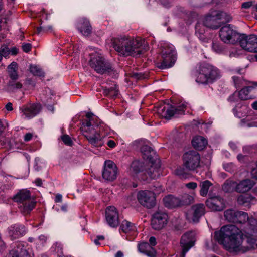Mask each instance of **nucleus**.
Wrapping results in <instances>:
<instances>
[{
	"label": "nucleus",
	"mask_w": 257,
	"mask_h": 257,
	"mask_svg": "<svg viewBox=\"0 0 257 257\" xmlns=\"http://www.w3.org/2000/svg\"><path fill=\"white\" fill-rule=\"evenodd\" d=\"M234 225L222 226L214 232V237L230 252L243 253L253 247L257 237V219L246 212L239 211Z\"/></svg>",
	"instance_id": "nucleus-1"
},
{
	"label": "nucleus",
	"mask_w": 257,
	"mask_h": 257,
	"mask_svg": "<svg viewBox=\"0 0 257 257\" xmlns=\"http://www.w3.org/2000/svg\"><path fill=\"white\" fill-rule=\"evenodd\" d=\"M109 42L119 55L124 57L139 56L145 49L142 47L144 41L127 36L111 37L108 40Z\"/></svg>",
	"instance_id": "nucleus-2"
},
{
	"label": "nucleus",
	"mask_w": 257,
	"mask_h": 257,
	"mask_svg": "<svg viewBox=\"0 0 257 257\" xmlns=\"http://www.w3.org/2000/svg\"><path fill=\"white\" fill-rule=\"evenodd\" d=\"M221 71L216 67L208 64H201L197 71L196 81L202 84H212L219 79Z\"/></svg>",
	"instance_id": "nucleus-3"
},
{
	"label": "nucleus",
	"mask_w": 257,
	"mask_h": 257,
	"mask_svg": "<svg viewBox=\"0 0 257 257\" xmlns=\"http://www.w3.org/2000/svg\"><path fill=\"white\" fill-rule=\"evenodd\" d=\"M89 64L97 73L103 74L111 70L110 63L107 61L103 55L98 52L90 54Z\"/></svg>",
	"instance_id": "nucleus-4"
},
{
	"label": "nucleus",
	"mask_w": 257,
	"mask_h": 257,
	"mask_svg": "<svg viewBox=\"0 0 257 257\" xmlns=\"http://www.w3.org/2000/svg\"><path fill=\"white\" fill-rule=\"evenodd\" d=\"M15 202L19 204V207L24 214H27L33 209L35 202L31 198L30 192L27 190H20L14 197Z\"/></svg>",
	"instance_id": "nucleus-5"
},
{
	"label": "nucleus",
	"mask_w": 257,
	"mask_h": 257,
	"mask_svg": "<svg viewBox=\"0 0 257 257\" xmlns=\"http://www.w3.org/2000/svg\"><path fill=\"white\" fill-rule=\"evenodd\" d=\"M165 46L169 47V53L166 49H163L161 52V58L156 63L157 67L161 69L170 68L173 66L176 60V52L173 45L165 44Z\"/></svg>",
	"instance_id": "nucleus-6"
},
{
	"label": "nucleus",
	"mask_w": 257,
	"mask_h": 257,
	"mask_svg": "<svg viewBox=\"0 0 257 257\" xmlns=\"http://www.w3.org/2000/svg\"><path fill=\"white\" fill-rule=\"evenodd\" d=\"M183 166L189 171H195L200 166V156L195 151H190L184 153L183 156Z\"/></svg>",
	"instance_id": "nucleus-7"
},
{
	"label": "nucleus",
	"mask_w": 257,
	"mask_h": 257,
	"mask_svg": "<svg viewBox=\"0 0 257 257\" xmlns=\"http://www.w3.org/2000/svg\"><path fill=\"white\" fill-rule=\"evenodd\" d=\"M240 34L233 28L230 24L223 26L219 31L220 39L225 43L235 44L238 40Z\"/></svg>",
	"instance_id": "nucleus-8"
},
{
	"label": "nucleus",
	"mask_w": 257,
	"mask_h": 257,
	"mask_svg": "<svg viewBox=\"0 0 257 257\" xmlns=\"http://www.w3.org/2000/svg\"><path fill=\"white\" fill-rule=\"evenodd\" d=\"M84 136L88 139L89 142L92 145L96 146L98 142L101 140L99 134L95 131L93 125H92L90 121H85L83 122L81 127Z\"/></svg>",
	"instance_id": "nucleus-9"
},
{
	"label": "nucleus",
	"mask_w": 257,
	"mask_h": 257,
	"mask_svg": "<svg viewBox=\"0 0 257 257\" xmlns=\"http://www.w3.org/2000/svg\"><path fill=\"white\" fill-rule=\"evenodd\" d=\"M239 41L240 47L248 52L257 53V35L240 34Z\"/></svg>",
	"instance_id": "nucleus-10"
},
{
	"label": "nucleus",
	"mask_w": 257,
	"mask_h": 257,
	"mask_svg": "<svg viewBox=\"0 0 257 257\" xmlns=\"http://www.w3.org/2000/svg\"><path fill=\"white\" fill-rule=\"evenodd\" d=\"M137 198L139 203L147 208H152L156 204V197L154 192L149 190H142L138 192Z\"/></svg>",
	"instance_id": "nucleus-11"
},
{
	"label": "nucleus",
	"mask_w": 257,
	"mask_h": 257,
	"mask_svg": "<svg viewBox=\"0 0 257 257\" xmlns=\"http://www.w3.org/2000/svg\"><path fill=\"white\" fill-rule=\"evenodd\" d=\"M195 242V233L190 231L185 233L181 237L180 244L182 249L180 257H185L186 253L192 247Z\"/></svg>",
	"instance_id": "nucleus-12"
},
{
	"label": "nucleus",
	"mask_w": 257,
	"mask_h": 257,
	"mask_svg": "<svg viewBox=\"0 0 257 257\" xmlns=\"http://www.w3.org/2000/svg\"><path fill=\"white\" fill-rule=\"evenodd\" d=\"M117 168L115 164L111 160L105 162L102 171V177L108 181H113L117 178Z\"/></svg>",
	"instance_id": "nucleus-13"
},
{
	"label": "nucleus",
	"mask_w": 257,
	"mask_h": 257,
	"mask_svg": "<svg viewBox=\"0 0 257 257\" xmlns=\"http://www.w3.org/2000/svg\"><path fill=\"white\" fill-rule=\"evenodd\" d=\"M187 104L186 102H183L177 107L173 106L161 107L159 111L162 112V116L167 119L170 118L172 116L176 114H181L183 113L184 109L187 107Z\"/></svg>",
	"instance_id": "nucleus-14"
},
{
	"label": "nucleus",
	"mask_w": 257,
	"mask_h": 257,
	"mask_svg": "<svg viewBox=\"0 0 257 257\" xmlns=\"http://www.w3.org/2000/svg\"><path fill=\"white\" fill-rule=\"evenodd\" d=\"M205 213V207L202 203L196 204L191 207L186 214L188 220L193 222H197L200 218Z\"/></svg>",
	"instance_id": "nucleus-15"
},
{
	"label": "nucleus",
	"mask_w": 257,
	"mask_h": 257,
	"mask_svg": "<svg viewBox=\"0 0 257 257\" xmlns=\"http://www.w3.org/2000/svg\"><path fill=\"white\" fill-rule=\"evenodd\" d=\"M223 15L225 14L222 12H215L214 14L206 16L203 23L207 27L216 29L220 26V20Z\"/></svg>",
	"instance_id": "nucleus-16"
},
{
	"label": "nucleus",
	"mask_w": 257,
	"mask_h": 257,
	"mask_svg": "<svg viewBox=\"0 0 257 257\" xmlns=\"http://www.w3.org/2000/svg\"><path fill=\"white\" fill-rule=\"evenodd\" d=\"M149 243L143 242L138 245V248L140 252L143 253L148 257H156V251L153 248L156 244V240L155 237L152 236L149 239Z\"/></svg>",
	"instance_id": "nucleus-17"
},
{
	"label": "nucleus",
	"mask_w": 257,
	"mask_h": 257,
	"mask_svg": "<svg viewBox=\"0 0 257 257\" xmlns=\"http://www.w3.org/2000/svg\"><path fill=\"white\" fill-rule=\"evenodd\" d=\"M167 220L168 215L166 213L157 212L153 215L152 227L155 230H160L167 224Z\"/></svg>",
	"instance_id": "nucleus-18"
},
{
	"label": "nucleus",
	"mask_w": 257,
	"mask_h": 257,
	"mask_svg": "<svg viewBox=\"0 0 257 257\" xmlns=\"http://www.w3.org/2000/svg\"><path fill=\"white\" fill-rule=\"evenodd\" d=\"M205 203L206 206L212 211H220L225 207L224 199L219 196L210 197Z\"/></svg>",
	"instance_id": "nucleus-19"
},
{
	"label": "nucleus",
	"mask_w": 257,
	"mask_h": 257,
	"mask_svg": "<svg viewBox=\"0 0 257 257\" xmlns=\"http://www.w3.org/2000/svg\"><path fill=\"white\" fill-rule=\"evenodd\" d=\"M160 163L159 160H153L146 163V167L144 174L148 175L146 179L149 177L150 179H156L160 175Z\"/></svg>",
	"instance_id": "nucleus-20"
},
{
	"label": "nucleus",
	"mask_w": 257,
	"mask_h": 257,
	"mask_svg": "<svg viewBox=\"0 0 257 257\" xmlns=\"http://www.w3.org/2000/svg\"><path fill=\"white\" fill-rule=\"evenodd\" d=\"M106 220L107 223L111 227L118 226L119 222L118 213L114 206H109L106 210Z\"/></svg>",
	"instance_id": "nucleus-21"
},
{
	"label": "nucleus",
	"mask_w": 257,
	"mask_h": 257,
	"mask_svg": "<svg viewBox=\"0 0 257 257\" xmlns=\"http://www.w3.org/2000/svg\"><path fill=\"white\" fill-rule=\"evenodd\" d=\"M27 232L26 227L22 224H15L8 228V234L12 240L18 239L24 236Z\"/></svg>",
	"instance_id": "nucleus-22"
},
{
	"label": "nucleus",
	"mask_w": 257,
	"mask_h": 257,
	"mask_svg": "<svg viewBox=\"0 0 257 257\" xmlns=\"http://www.w3.org/2000/svg\"><path fill=\"white\" fill-rule=\"evenodd\" d=\"M41 105L39 104H33L28 105H24L20 108V110L25 115V117L30 118L34 117L39 113L41 110Z\"/></svg>",
	"instance_id": "nucleus-23"
},
{
	"label": "nucleus",
	"mask_w": 257,
	"mask_h": 257,
	"mask_svg": "<svg viewBox=\"0 0 257 257\" xmlns=\"http://www.w3.org/2000/svg\"><path fill=\"white\" fill-rule=\"evenodd\" d=\"M77 29L84 36H89L92 32V27L89 21L85 19H80L77 23Z\"/></svg>",
	"instance_id": "nucleus-24"
},
{
	"label": "nucleus",
	"mask_w": 257,
	"mask_h": 257,
	"mask_svg": "<svg viewBox=\"0 0 257 257\" xmlns=\"http://www.w3.org/2000/svg\"><path fill=\"white\" fill-rule=\"evenodd\" d=\"M12 257H28V253L24 248V244L22 242L16 243L10 252Z\"/></svg>",
	"instance_id": "nucleus-25"
},
{
	"label": "nucleus",
	"mask_w": 257,
	"mask_h": 257,
	"mask_svg": "<svg viewBox=\"0 0 257 257\" xmlns=\"http://www.w3.org/2000/svg\"><path fill=\"white\" fill-rule=\"evenodd\" d=\"M164 205L169 208L180 207V198L169 195L165 196L163 199Z\"/></svg>",
	"instance_id": "nucleus-26"
},
{
	"label": "nucleus",
	"mask_w": 257,
	"mask_h": 257,
	"mask_svg": "<svg viewBox=\"0 0 257 257\" xmlns=\"http://www.w3.org/2000/svg\"><path fill=\"white\" fill-rule=\"evenodd\" d=\"M253 181L250 179H245L237 183L236 191L239 193H244L249 191L254 185Z\"/></svg>",
	"instance_id": "nucleus-27"
},
{
	"label": "nucleus",
	"mask_w": 257,
	"mask_h": 257,
	"mask_svg": "<svg viewBox=\"0 0 257 257\" xmlns=\"http://www.w3.org/2000/svg\"><path fill=\"white\" fill-rule=\"evenodd\" d=\"M146 164L140 161L135 160L133 161L130 168V172L132 175L135 176L141 172H145Z\"/></svg>",
	"instance_id": "nucleus-28"
},
{
	"label": "nucleus",
	"mask_w": 257,
	"mask_h": 257,
	"mask_svg": "<svg viewBox=\"0 0 257 257\" xmlns=\"http://www.w3.org/2000/svg\"><path fill=\"white\" fill-rule=\"evenodd\" d=\"M237 203L240 205H246L248 204H254L257 202V199L250 194L240 195L237 198Z\"/></svg>",
	"instance_id": "nucleus-29"
},
{
	"label": "nucleus",
	"mask_w": 257,
	"mask_h": 257,
	"mask_svg": "<svg viewBox=\"0 0 257 257\" xmlns=\"http://www.w3.org/2000/svg\"><path fill=\"white\" fill-rule=\"evenodd\" d=\"M141 152L144 159L148 162L154 160L153 156L155 155V151L149 146L144 145L141 148Z\"/></svg>",
	"instance_id": "nucleus-30"
},
{
	"label": "nucleus",
	"mask_w": 257,
	"mask_h": 257,
	"mask_svg": "<svg viewBox=\"0 0 257 257\" xmlns=\"http://www.w3.org/2000/svg\"><path fill=\"white\" fill-rule=\"evenodd\" d=\"M192 144L194 148L201 150H203L206 145L207 141L204 137L199 136L193 139Z\"/></svg>",
	"instance_id": "nucleus-31"
},
{
	"label": "nucleus",
	"mask_w": 257,
	"mask_h": 257,
	"mask_svg": "<svg viewBox=\"0 0 257 257\" xmlns=\"http://www.w3.org/2000/svg\"><path fill=\"white\" fill-rule=\"evenodd\" d=\"M253 89L252 86H248L243 88L239 92H234V95L231 97L232 99L233 97L239 96L241 100H247L250 98L249 92Z\"/></svg>",
	"instance_id": "nucleus-32"
},
{
	"label": "nucleus",
	"mask_w": 257,
	"mask_h": 257,
	"mask_svg": "<svg viewBox=\"0 0 257 257\" xmlns=\"http://www.w3.org/2000/svg\"><path fill=\"white\" fill-rule=\"evenodd\" d=\"M8 72L10 80L18 79V64L15 62H12L8 67Z\"/></svg>",
	"instance_id": "nucleus-33"
},
{
	"label": "nucleus",
	"mask_w": 257,
	"mask_h": 257,
	"mask_svg": "<svg viewBox=\"0 0 257 257\" xmlns=\"http://www.w3.org/2000/svg\"><path fill=\"white\" fill-rule=\"evenodd\" d=\"M238 210L233 209H229L224 212V216L226 220L228 222L235 223L236 220V217Z\"/></svg>",
	"instance_id": "nucleus-34"
},
{
	"label": "nucleus",
	"mask_w": 257,
	"mask_h": 257,
	"mask_svg": "<svg viewBox=\"0 0 257 257\" xmlns=\"http://www.w3.org/2000/svg\"><path fill=\"white\" fill-rule=\"evenodd\" d=\"M120 229L125 233L135 232L136 231V227L135 225L126 220L122 221L120 225Z\"/></svg>",
	"instance_id": "nucleus-35"
},
{
	"label": "nucleus",
	"mask_w": 257,
	"mask_h": 257,
	"mask_svg": "<svg viewBox=\"0 0 257 257\" xmlns=\"http://www.w3.org/2000/svg\"><path fill=\"white\" fill-rule=\"evenodd\" d=\"M18 79L10 80L8 83V89L9 91L15 92L20 90L23 87V84L20 81H17Z\"/></svg>",
	"instance_id": "nucleus-36"
},
{
	"label": "nucleus",
	"mask_w": 257,
	"mask_h": 257,
	"mask_svg": "<svg viewBox=\"0 0 257 257\" xmlns=\"http://www.w3.org/2000/svg\"><path fill=\"white\" fill-rule=\"evenodd\" d=\"M237 183L231 180H227L222 185V190L225 192L236 191Z\"/></svg>",
	"instance_id": "nucleus-37"
},
{
	"label": "nucleus",
	"mask_w": 257,
	"mask_h": 257,
	"mask_svg": "<svg viewBox=\"0 0 257 257\" xmlns=\"http://www.w3.org/2000/svg\"><path fill=\"white\" fill-rule=\"evenodd\" d=\"M104 94L110 97H115L118 94V89L116 84H114L113 86L108 87H103Z\"/></svg>",
	"instance_id": "nucleus-38"
},
{
	"label": "nucleus",
	"mask_w": 257,
	"mask_h": 257,
	"mask_svg": "<svg viewBox=\"0 0 257 257\" xmlns=\"http://www.w3.org/2000/svg\"><path fill=\"white\" fill-rule=\"evenodd\" d=\"M212 185V184L208 180H205L201 182L199 184L200 188V195L201 196L205 197L207 196L209 188Z\"/></svg>",
	"instance_id": "nucleus-39"
},
{
	"label": "nucleus",
	"mask_w": 257,
	"mask_h": 257,
	"mask_svg": "<svg viewBox=\"0 0 257 257\" xmlns=\"http://www.w3.org/2000/svg\"><path fill=\"white\" fill-rule=\"evenodd\" d=\"M205 26L204 23L202 24L200 22H198L195 26V34L201 40H203L205 38L204 33L205 32L204 27Z\"/></svg>",
	"instance_id": "nucleus-40"
},
{
	"label": "nucleus",
	"mask_w": 257,
	"mask_h": 257,
	"mask_svg": "<svg viewBox=\"0 0 257 257\" xmlns=\"http://www.w3.org/2000/svg\"><path fill=\"white\" fill-rule=\"evenodd\" d=\"M193 197L187 194H185L180 198V206L187 205L192 203L193 202Z\"/></svg>",
	"instance_id": "nucleus-41"
},
{
	"label": "nucleus",
	"mask_w": 257,
	"mask_h": 257,
	"mask_svg": "<svg viewBox=\"0 0 257 257\" xmlns=\"http://www.w3.org/2000/svg\"><path fill=\"white\" fill-rule=\"evenodd\" d=\"M30 71L34 75L40 77H44V72L42 69L36 65H30Z\"/></svg>",
	"instance_id": "nucleus-42"
},
{
	"label": "nucleus",
	"mask_w": 257,
	"mask_h": 257,
	"mask_svg": "<svg viewBox=\"0 0 257 257\" xmlns=\"http://www.w3.org/2000/svg\"><path fill=\"white\" fill-rule=\"evenodd\" d=\"M47 240V237L46 236L44 235H41L39 236L38 239L35 240L37 247L40 248L42 247H43L46 243Z\"/></svg>",
	"instance_id": "nucleus-43"
},
{
	"label": "nucleus",
	"mask_w": 257,
	"mask_h": 257,
	"mask_svg": "<svg viewBox=\"0 0 257 257\" xmlns=\"http://www.w3.org/2000/svg\"><path fill=\"white\" fill-rule=\"evenodd\" d=\"M0 53L2 57L6 58H9V56L10 54V50L8 46L6 45H3L0 47Z\"/></svg>",
	"instance_id": "nucleus-44"
},
{
	"label": "nucleus",
	"mask_w": 257,
	"mask_h": 257,
	"mask_svg": "<svg viewBox=\"0 0 257 257\" xmlns=\"http://www.w3.org/2000/svg\"><path fill=\"white\" fill-rule=\"evenodd\" d=\"M224 169L227 172L234 173L237 170L236 166L232 163L223 164Z\"/></svg>",
	"instance_id": "nucleus-45"
},
{
	"label": "nucleus",
	"mask_w": 257,
	"mask_h": 257,
	"mask_svg": "<svg viewBox=\"0 0 257 257\" xmlns=\"http://www.w3.org/2000/svg\"><path fill=\"white\" fill-rule=\"evenodd\" d=\"M242 54V50L240 49L233 48L231 50L229 53V57H238Z\"/></svg>",
	"instance_id": "nucleus-46"
},
{
	"label": "nucleus",
	"mask_w": 257,
	"mask_h": 257,
	"mask_svg": "<svg viewBox=\"0 0 257 257\" xmlns=\"http://www.w3.org/2000/svg\"><path fill=\"white\" fill-rule=\"evenodd\" d=\"M62 140L63 142L68 146H71L73 142L71 138L68 135H64L62 136Z\"/></svg>",
	"instance_id": "nucleus-47"
},
{
	"label": "nucleus",
	"mask_w": 257,
	"mask_h": 257,
	"mask_svg": "<svg viewBox=\"0 0 257 257\" xmlns=\"http://www.w3.org/2000/svg\"><path fill=\"white\" fill-rule=\"evenodd\" d=\"M236 87H240L242 84V77L234 76L232 77Z\"/></svg>",
	"instance_id": "nucleus-48"
},
{
	"label": "nucleus",
	"mask_w": 257,
	"mask_h": 257,
	"mask_svg": "<svg viewBox=\"0 0 257 257\" xmlns=\"http://www.w3.org/2000/svg\"><path fill=\"white\" fill-rule=\"evenodd\" d=\"M22 47L24 52L28 53L31 51L32 45L30 43H23Z\"/></svg>",
	"instance_id": "nucleus-49"
},
{
	"label": "nucleus",
	"mask_w": 257,
	"mask_h": 257,
	"mask_svg": "<svg viewBox=\"0 0 257 257\" xmlns=\"http://www.w3.org/2000/svg\"><path fill=\"white\" fill-rule=\"evenodd\" d=\"M51 29H52V27L50 26H48V27L41 26L37 28V32H38V33H40L41 32H46V31H47L49 30H51Z\"/></svg>",
	"instance_id": "nucleus-50"
},
{
	"label": "nucleus",
	"mask_w": 257,
	"mask_h": 257,
	"mask_svg": "<svg viewBox=\"0 0 257 257\" xmlns=\"http://www.w3.org/2000/svg\"><path fill=\"white\" fill-rule=\"evenodd\" d=\"M253 3L252 1H248V2H244L241 4V8L245 9H249L252 6Z\"/></svg>",
	"instance_id": "nucleus-51"
},
{
	"label": "nucleus",
	"mask_w": 257,
	"mask_h": 257,
	"mask_svg": "<svg viewBox=\"0 0 257 257\" xmlns=\"http://www.w3.org/2000/svg\"><path fill=\"white\" fill-rule=\"evenodd\" d=\"M166 44V45H172V44H169L167 42H162L160 44V49H161V53L162 52V51L163 50V49H166L167 52V53H169V50H168V48H169V47L168 46H165V45Z\"/></svg>",
	"instance_id": "nucleus-52"
},
{
	"label": "nucleus",
	"mask_w": 257,
	"mask_h": 257,
	"mask_svg": "<svg viewBox=\"0 0 257 257\" xmlns=\"http://www.w3.org/2000/svg\"><path fill=\"white\" fill-rule=\"evenodd\" d=\"M131 76L135 78L136 79H140L143 78V75L141 73H136V72H133L131 74Z\"/></svg>",
	"instance_id": "nucleus-53"
},
{
	"label": "nucleus",
	"mask_w": 257,
	"mask_h": 257,
	"mask_svg": "<svg viewBox=\"0 0 257 257\" xmlns=\"http://www.w3.org/2000/svg\"><path fill=\"white\" fill-rule=\"evenodd\" d=\"M185 186L189 189H194L197 187V184L195 182H190L186 184Z\"/></svg>",
	"instance_id": "nucleus-54"
},
{
	"label": "nucleus",
	"mask_w": 257,
	"mask_h": 257,
	"mask_svg": "<svg viewBox=\"0 0 257 257\" xmlns=\"http://www.w3.org/2000/svg\"><path fill=\"white\" fill-rule=\"evenodd\" d=\"M33 136V135L32 133H28L25 134V135L24 137V139L25 142H28L30 141Z\"/></svg>",
	"instance_id": "nucleus-55"
},
{
	"label": "nucleus",
	"mask_w": 257,
	"mask_h": 257,
	"mask_svg": "<svg viewBox=\"0 0 257 257\" xmlns=\"http://www.w3.org/2000/svg\"><path fill=\"white\" fill-rule=\"evenodd\" d=\"M184 170L181 167L177 168L175 170V174L178 176H182L184 174Z\"/></svg>",
	"instance_id": "nucleus-56"
},
{
	"label": "nucleus",
	"mask_w": 257,
	"mask_h": 257,
	"mask_svg": "<svg viewBox=\"0 0 257 257\" xmlns=\"http://www.w3.org/2000/svg\"><path fill=\"white\" fill-rule=\"evenodd\" d=\"M251 174L252 178L257 179V162H256V167L252 169Z\"/></svg>",
	"instance_id": "nucleus-57"
},
{
	"label": "nucleus",
	"mask_w": 257,
	"mask_h": 257,
	"mask_svg": "<svg viewBox=\"0 0 257 257\" xmlns=\"http://www.w3.org/2000/svg\"><path fill=\"white\" fill-rule=\"evenodd\" d=\"M213 49L217 53H219L222 51V48L220 47L217 44H213Z\"/></svg>",
	"instance_id": "nucleus-58"
},
{
	"label": "nucleus",
	"mask_w": 257,
	"mask_h": 257,
	"mask_svg": "<svg viewBox=\"0 0 257 257\" xmlns=\"http://www.w3.org/2000/svg\"><path fill=\"white\" fill-rule=\"evenodd\" d=\"M10 50V54L12 55H16L19 52V49L16 47H13Z\"/></svg>",
	"instance_id": "nucleus-59"
},
{
	"label": "nucleus",
	"mask_w": 257,
	"mask_h": 257,
	"mask_svg": "<svg viewBox=\"0 0 257 257\" xmlns=\"http://www.w3.org/2000/svg\"><path fill=\"white\" fill-rule=\"evenodd\" d=\"M234 95V93L233 94H232L231 96H229V97L228 98V100L229 101L235 102H237L238 100L239 99H240L239 98V96L233 97L232 99H231V97H232Z\"/></svg>",
	"instance_id": "nucleus-60"
},
{
	"label": "nucleus",
	"mask_w": 257,
	"mask_h": 257,
	"mask_svg": "<svg viewBox=\"0 0 257 257\" xmlns=\"http://www.w3.org/2000/svg\"><path fill=\"white\" fill-rule=\"evenodd\" d=\"M107 145L111 148H114L115 146H116V143L115 142L112 140H109L108 142H107Z\"/></svg>",
	"instance_id": "nucleus-61"
},
{
	"label": "nucleus",
	"mask_w": 257,
	"mask_h": 257,
	"mask_svg": "<svg viewBox=\"0 0 257 257\" xmlns=\"http://www.w3.org/2000/svg\"><path fill=\"white\" fill-rule=\"evenodd\" d=\"M62 201V196L61 194H57L55 199V202H61Z\"/></svg>",
	"instance_id": "nucleus-62"
},
{
	"label": "nucleus",
	"mask_w": 257,
	"mask_h": 257,
	"mask_svg": "<svg viewBox=\"0 0 257 257\" xmlns=\"http://www.w3.org/2000/svg\"><path fill=\"white\" fill-rule=\"evenodd\" d=\"M54 246L55 247L56 250H57L58 251L61 250L62 249V245L59 243H56L54 244Z\"/></svg>",
	"instance_id": "nucleus-63"
},
{
	"label": "nucleus",
	"mask_w": 257,
	"mask_h": 257,
	"mask_svg": "<svg viewBox=\"0 0 257 257\" xmlns=\"http://www.w3.org/2000/svg\"><path fill=\"white\" fill-rule=\"evenodd\" d=\"M5 108L6 109L8 110V111H12L13 110V105H12V103H7L6 105V106H5Z\"/></svg>",
	"instance_id": "nucleus-64"
}]
</instances>
